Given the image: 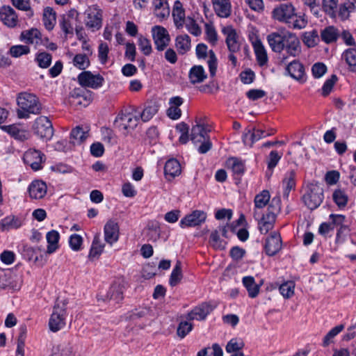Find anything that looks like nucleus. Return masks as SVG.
Listing matches in <instances>:
<instances>
[{
    "label": "nucleus",
    "instance_id": "nucleus-1",
    "mask_svg": "<svg viewBox=\"0 0 356 356\" xmlns=\"http://www.w3.org/2000/svg\"><path fill=\"white\" fill-rule=\"evenodd\" d=\"M266 39L270 49L275 53H281L285 49L290 56L296 57L301 52L298 38L290 31H274L269 33Z\"/></svg>",
    "mask_w": 356,
    "mask_h": 356
},
{
    "label": "nucleus",
    "instance_id": "nucleus-2",
    "mask_svg": "<svg viewBox=\"0 0 356 356\" xmlns=\"http://www.w3.org/2000/svg\"><path fill=\"white\" fill-rule=\"evenodd\" d=\"M272 18L276 21L287 24L293 29H305L308 21L305 14L297 13L293 4L281 3L275 7L272 11Z\"/></svg>",
    "mask_w": 356,
    "mask_h": 356
},
{
    "label": "nucleus",
    "instance_id": "nucleus-3",
    "mask_svg": "<svg viewBox=\"0 0 356 356\" xmlns=\"http://www.w3.org/2000/svg\"><path fill=\"white\" fill-rule=\"evenodd\" d=\"M17 103L18 106L17 115L19 119L29 118L31 114H39L42 110L38 98L31 93H20L17 96Z\"/></svg>",
    "mask_w": 356,
    "mask_h": 356
},
{
    "label": "nucleus",
    "instance_id": "nucleus-4",
    "mask_svg": "<svg viewBox=\"0 0 356 356\" xmlns=\"http://www.w3.org/2000/svg\"><path fill=\"white\" fill-rule=\"evenodd\" d=\"M67 304V300L66 299L58 298L56 300L49 320V327L51 331L56 332L65 326Z\"/></svg>",
    "mask_w": 356,
    "mask_h": 356
},
{
    "label": "nucleus",
    "instance_id": "nucleus-5",
    "mask_svg": "<svg viewBox=\"0 0 356 356\" xmlns=\"http://www.w3.org/2000/svg\"><path fill=\"white\" fill-rule=\"evenodd\" d=\"M323 189L318 184H311L302 199L305 205L311 210L316 209L323 200Z\"/></svg>",
    "mask_w": 356,
    "mask_h": 356
},
{
    "label": "nucleus",
    "instance_id": "nucleus-6",
    "mask_svg": "<svg viewBox=\"0 0 356 356\" xmlns=\"http://www.w3.org/2000/svg\"><path fill=\"white\" fill-rule=\"evenodd\" d=\"M33 130L40 138L50 140L54 135L52 124L48 118L40 116L34 122Z\"/></svg>",
    "mask_w": 356,
    "mask_h": 356
},
{
    "label": "nucleus",
    "instance_id": "nucleus-7",
    "mask_svg": "<svg viewBox=\"0 0 356 356\" xmlns=\"http://www.w3.org/2000/svg\"><path fill=\"white\" fill-rule=\"evenodd\" d=\"M86 26L92 31L99 30L102 26V11L97 6L88 7L85 11Z\"/></svg>",
    "mask_w": 356,
    "mask_h": 356
},
{
    "label": "nucleus",
    "instance_id": "nucleus-8",
    "mask_svg": "<svg viewBox=\"0 0 356 356\" xmlns=\"http://www.w3.org/2000/svg\"><path fill=\"white\" fill-rule=\"evenodd\" d=\"M77 79L79 84L84 88L88 87L92 89L100 88L104 81L100 74H93L90 71L82 72L79 74Z\"/></svg>",
    "mask_w": 356,
    "mask_h": 356
},
{
    "label": "nucleus",
    "instance_id": "nucleus-9",
    "mask_svg": "<svg viewBox=\"0 0 356 356\" xmlns=\"http://www.w3.org/2000/svg\"><path fill=\"white\" fill-rule=\"evenodd\" d=\"M152 33L156 49L159 51H163L170 41L168 31L163 26H154L152 29Z\"/></svg>",
    "mask_w": 356,
    "mask_h": 356
},
{
    "label": "nucleus",
    "instance_id": "nucleus-10",
    "mask_svg": "<svg viewBox=\"0 0 356 356\" xmlns=\"http://www.w3.org/2000/svg\"><path fill=\"white\" fill-rule=\"evenodd\" d=\"M24 161L31 166L33 170H40L42 163L44 161V154L35 149H28L24 154Z\"/></svg>",
    "mask_w": 356,
    "mask_h": 356
},
{
    "label": "nucleus",
    "instance_id": "nucleus-11",
    "mask_svg": "<svg viewBox=\"0 0 356 356\" xmlns=\"http://www.w3.org/2000/svg\"><path fill=\"white\" fill-rule=\"evenodd\" d=\"M222 32L226 36L225 42L229 51L232 53L238 52L241 44L236 31L232 26H227L222 29Z\"/></svg>",
    "mask_w": 356,
    "mask_h": 356
},
{
    "label": "nucleus",
    "instance_id": "nucleus-12",
    "mask_svg": "<svg viewBox=\"0 0 356 356\" xmlns=\"http://www.w3.org/2000/svg\"><path fill=\"white\" fill-rule=\"evenodd\" d=\"M207 218V213L200 210H195L191 213L184 217L179 222L181 228L195 227L204 222Z\"/></svg>",
    "mask_w": 356,
    "mask_h": 356
},
{
    "label": "nucleus",
    "instance_id": "nucleus-13",
    "mask_svg": "<svg viewBox=\"0 0 356 356\" xmlns=\"http://www.w3.org/2000/svg\"><path fill=\"white\" fill-rule=\"evenodd\" d=\"M286 72L291 78L300 83L306 81L304 65L297 60L291 61L286 65Z\"/></svg>",
    "mask_w": 356,
    "mask_h": 356
},
{
    "label": "nucleus",
    "instance_id": "nucleus-14",
    "mask_svg": "<svg viewBox=\"0 0 356 356\" xmlns=\"http://www.w3.org/2000/svg\"><path fill=\"white\" fill-rule=\"evenodd\" d=\"M265 252L268 256L275 255L282 248V239L280 234L272 232L266 240Z\"/></svg>",
    "mask_w": 356,
    "mask_h": 356
},
{
    "label": "nucleus",
    "instance_id": "nucleus-15",
    "mask_svg": "<svg viewBox=\"0 0 356 356\" xmlns=\"http://www.w3.org/2000/svg\"><path fill=\"white\" fill-rule=\"evenodd\" d=\"M0 19L8 27L13 28L18 22V17L15 10L9 6L0 8Z\"/></svg>",
    "mask_w": 356,
    "mask_h": 356
},
{
    "label": "nucleus",
    "instance_id": "nucleus-16",
    "mask_svg": "<svg viewBox=\"0 0 356 356\" xmlns=\"http://www.w3.org/2000/svg\"><path fill=\"white\" fill-rule=\"evenodd\" d=\"M140 120L138 114L124 113L118 115L115 120L116 122L120 121L119 127L120 129L127 130H133L136 127Z\"/></svg>",
    "mask_w": 356,
    "mask_h": 356
},
{
    "label": "nucleus",
    "instance_id": "nucleus-17",
    "mask_svg": "<svg viewBox=\"0 0 356 356\" xmlns=\"http://www.w3.org/2000/svg\"><path fill=\"white\" fill-rule=\"evenodd\" d=\"M104 240L110 245L117 242L119 238V225L113 220H109L104 228Z\"/></svg>",
    "mask_w": 356,
    "mask_h": 356
},
{
    "label": "nucleus",
    "instance_id": "nucleus-18",
    "mask_svg": "<svg viewBox=\"0 0 356 356\" xmlns=\"http://www.w3.org/2000/svg\"><path fill=\"white\" fill-rule=\"evenodd\" d=\"M213 310L212 307L207 302H203L195 307L186 316L188 321L197 320L202 321L206 318L207 315Z\"/></svg>",
    "mask_w": 356,
    "mask_h": 356
},
{
    "label": "nucleus",
    "instance_id": "nucleus-19",
    "mask_svg": "<svg viewBox=\"0 0 356 356\" xmlns=\"http://www.w3.org/2000/svg\"><path fill=\"white\" fill-rule=\"evenodd\" d=\"M269 135V134H265V132L261 129L248 127L244 131L243 142L245 145L252 147L255 142Z\"/></svg>",
    "mask_w": 356,
    "mask_h": 356
},
{
    "label": "nucleus",
    "instance_id": "nucleus-20",
    "mask_svg": "<svg viewBox=\"0 0 356 356\" xmlns=\"http://www.w3.org/2000/svg\"><path fill=\"white\" fill-rule=\"evenodd\" d=\"M216 14L222 18L231 15L232 6L229 0H211Z\"/></svg>",
    "mask_w": 356,
    "mask_h": 356
},
{
    "label": "nucleus",
    "instance_id": "nucleus-21",
    "mask_svg": "<svg viewBox=\"0 0 356 356\" xmlns=\"http://www.w3.org/2000/svg\"><path fill=\"white\" fill-rule=\"evenodd\" d=\"M46 184L40 180H35L29 186V195L33 199H42L47 193Z\"/></svg>",
    "mask_w": 356,
    "mask_h": 356
},
{
    "label": "nucleus",
    "instance_id": "nucleus-22",
    "mask_svg": "<svg viewBox=\"0 0 356 356\" xmlns=\"http://www.w3.org/2000/svg\"><path fill=\"white\" fill-rule=\"evenodd\" d=\"M123 285L120 283L115 282L110 287L106 296V300L104 299L103 300L118 303L123 299Z\"/></svg>",
    "mask_w": 356,
    "mask_h": 356
},
{
    "label": "nucleus",
    "instance_id": "nucleus-23",
    "mask_svg": "<svg viewBox=\"0 0 356 356\" xmlns=\"http://www.w3.org/2000/svg\"><path fill=\"white\" fill-rule=\"evenodd\" d=\"M355 9L356 0H345L339 5L337 16L338 15L341 21H346L350 18V13Z\"/></svg>",
    "mask_w": 356,
    "mask_h": 356
},
{
    "label": "nucleus",
    "instance_id": "nucleus-24",
    "mask_svg": "<svg viewBox=\"0 0 356 356\" xmlns=\"http://www.w3.org/2000/svg\"><path fill=\"white\" fill-rule=\"evenodd\" d=\"M1 129L15 139L21 141H24L29 138V133L26 130L20 129L18 125L15 124L1 126Z\"/></svg>",
    "mask_w": 356,
    "mask_h": 356
},
{
    "label": "nucleus",
    "instance_id": "nucleus-25",
    "mask_svg": "<svg viewBox=\"0 0 356 356\" xmlns=\"http://www.w3.org/2000/svg\"><path fill=\"white\" fill-rule=\"evenodd\" d=\"M190 82L192 84L203 82L207 77L204 67L202 65H194L188 73Z\"/></svg>",
    "mask_w": 356,
    "mask_h": 356
},
{
    "label": "nucleus",
    "instance_id": "nucleus-26",
    "mask_svg": "<svg viewBox=\"0 0 356 356\" xmlns=\"http://www.w3.org/2000/svg\"><path fill=\"white\" fill-rule=\"evenodd\" d=\"M339 35V31L334 26H328L321 32V40L326 44L337 42Z\"/></svg>",
    "mask_w": 356,
    "mask_h": 356
},
{
    "label": "nucleus",
    "instance_id": "nucleus-27",
    "mask_svg": "<svg viewBox=\"0 0 356 356\" xmlns=\"http://www.w3.org/2000/svg\"><path fill=\"white\" fill-rule=\"evenodd\" d=\"M164 173L168 179H172L181 173V165L175 159H169L164 166Z\"/></svg>",
    "mask_w": 356,
    "mask_h": 356
},
{
    "label": "nucleus",
    "instance_id": "nucleus-28",
    "mask_svg": "<svg viewBox=\"0 0 356 356\" xmlns=\"http://www.w3.org/2000/svg\"><path fill=\"white\" fill-rule=\"evenodd\" d=\"M89 129L88 127L86 129L81 126H77L73 129L70 134V143L74 145H79L88 137Z\"/></svg>",
    "mask_w": 356,
    "mask_h": 356
},
{
    "label": "nucleus",
    "instance_id": "nucleus-29",
    "mask_svg": "<svg viewBox=\"0 0 356 356\" xmlns=\"http://www.w3.org/2000/svg\"><path fill=\"white\" fill-rule=\"evenodd\" d=\"M172 17L176 26L177 28L182 27L186 19L182 4L179 1L175 2L172 9Z\"/></svg>",
    "mask_w": 356,
    "mask_h": 356
},
{
    "label": "nucleus",
    "instance_id": "nucleus-30",
    "mask_svg": "<svg viewBox=\"0 0 356 356\" xmlns=\"http://www.w3.org/2000/svg\"><path fill=\"white\" fill-rule=\"evenodd\" d=\"M341 58L348 65L350 72L356 73V48H348L341 55Z\"/></svg>",
    "mask_w": 356,
    "mask_h": 356
},
{
    "label": "nucleus",
    "instance_id": "nucleus-31",
    "mask_svg": "<svg viewBox=\"0 0 356 356\" xmlns=\"http://www.w3.org/2000/svg\"><path fill=\"white\" fill-rule=\"evenodd\" d=\"M154 14L160 19H163L169 16L170 8L166 0H153Z\"/></svg>",
    "mask_w": 356,
    "mask_h": 356
},
{
    "label": "nucleus",
    "instance_id": "nucleus-32",
    "mask_svg": "<svg viewBox=\"0 0 356 356\" xmlns=\"http://www.w3.org/2000/svg\"><path fill=\"white\" fill-rule=\"evenodd\" d=\"M175 47L179 54H185L191 49V38L187 34L177 35L175 39Z\"/></svg>",
    "mask_w": 356,
    "mask_h": 356
},
{
    "label": "nucleus",
    "instance_id": "nucleus-33",
    "mask_svg": "<svg viewBox=\"0 0 356 356\" xmlns=\"http://www.w3.org/2000/svg\"><path fill=\"white\" fill-rule=\"evenodd\" d=\"M209 136L207 131L203 124H197L194 125L191 129V140L194 144H197L204 138Z\"/></svg>",
    "mask_w": 356,
    "mask_h": 356
},
{
    "label": "nucleus",
    "instance_id": "nucleus-34",
    "mask_svg": "<svg viewBox=\"0 0 356 356\" xmlns=\"http://www.w3.org/2000/svg\"><path fill=\"white\" fill-rule=\"evenodd\" d=\"M40 32L37 29L22 31L20 40L29 44H38L41 40Z\"/></svg>",
    "mask_w": 356,
    "mask_h": 356
},
{
    "label": "nucleus",
    "instance_id": "nucleus-35",
    "mask_svg": "<svg viewBox=\"0 0 356 356\" xmlns=\"http://www.w3.org/2000/svg\"><path fill=\"white\" fill-rule=\"evenodd\" d=\"M348 195L342 188H337L332 193V200L339 209L345 208L348 202Z\"/></svg>",
    "mask_w": 356,
    "mask_h": 356
},
{
    "label": "nucleus",
    "instance_id": "nucleus-36",
    "mask_svg": "<svg viewBox=\"0 0 356 356\" xmlns=\"http://www.w3.org/2000/svg\"><path fill=\"white\" fill-rule=\"evenodd\" d=\"M46 238L48 243L47 252L48 254H52L58 248V243L60 238L59 233L56 230H51L47 232Z\"/></svg>",
    "mask_w": 356,
    "mask_h": 356
},
{
    "label": "nucleus",
    "instance_id": "nucleus-37",
    "mask_svg": "<svg viewBox=\"0 0 356 356\" xmlns=\"http://www.w3.org/2000/svg\"><path fill=\"white\" fill-rule=\"evenodd\" d=\"M243 284L248 291L250 298H255L259 291V286L257 285L254 279L252 276H246L243 278Z\"/></svg>",
    "mask_w": 356,
    "mask_h": 356
},
{
    "label": "nucleus",
    "instance_id": "nucleus-38",
    "mask_svg": "<svg viewBox=\"0 0 356 356\" xmlns=\"http://www.w3.org/2000/svg\"><path fill=\"white\" fill-rule=\"evenodd\" d=\"M254 49L259 65L261 66L266 65L268 62V56L261 41H257L254 42Z\"/></svg>",
    "mask_w": 356,
    "mask_h": 356
},
{
    "label": "nucleus",
    "instance_id": "nucleus-39",
    "mask_svg": "<svg viewBox=\"0 0 356 356\" xmlns=\"http://www.w3.org/2000/svg\"><path fill=\"white\" fill-rule=\"evenodd\" d=\"M227 165L229 168L233 173L238 176H241L244 173L245 165L243 162L235 157L229 158L227 161Z\"/></svg>",
    "mask_w": 356,
    "mask_h": 356
},
{
    "label": "nucleus",
    "instance_id": "nucleus-40",
    "mask_svg": "<svg viewBox=\"0 0 356 356\" xmlns=\"http://www.w3.org/2000/svg\"><path fill=\"white\" fill-rule=\"evenodd\" d=\"M0 226L2 230L17 229L22 226V221L15 216H7L1 221Z\"/></svg>",
    "mask_w": 356,
    "mask_h": 356
},
{
    "label": "nucleus",
    "instance_id": "nucleus-41",
    "mask_svg": "<svg viewBox=\"0 0 356 356\" xmlns=\"http://www.w3.org/2000/svg\"><path fill=\"white\" fill-rule=\"evenodd\" d=\"M158 112V106L154 103L147 105L142 113H138L140 120L144 122H148Z\"/></svg>",
    "mask_w": 356,
    "mask_h": 356
},
{
    "label": "nucleus",
    "instance_id": "nucleus-42",
    "mask_svg": "<svg viewBox=\"0 0 356 356\" xmlns=\"http://www.w3.org/2000/svg\"><path fill=\"white\" fill-rule=\"evenodd\" d=\"M43 23L47 30H51L56 24V13L51 8L47 7L44 10Z\"/></svg>",
    "mask_w": 356,
    "mask_h": 356
},
{
    "label": "nucleus",
    "instance_id": "nucleus-43",
    "mask_svg": "<svg viewBox=\"0 0 356 356\" xmlns=\"http://www.w3.org/2000/svg\"><path fill=\"white\" fill-rule=\"evenodd\" d=\"M281 211V199L280 197H274L269 203L266 216L273 217L276 219V216Z\"/></svg>",
    "mask_w": 356,
    "mask_h": 356
},
{
    "label": "nucleus",
    "instance_id": "nucleus-44",
    "mask_svg": "<svg viewBox=\"0 0 356 356\" xmlns=\"http://www.w3.org/2000/svg\"><path fill=\"white\" fill-rule=\"evenodd\" d=\"M104 248V244H103L99 238L95 236L92 243V245L90 250L88 257L90 259L98 258L102 254Z\"/></svg>",
    "mask_w": 356,
    "mask_h": 356
},
{
    "label": "nucleus",
    "instance_id": "nucleus-45",
    "mask_svg": "<svg viewBox=\"0 0 356 356\" xmlns=\"http://www.w3.org/2000/svg\"><path fill=\"white\" fill-rule=\"evenodd\" d=\"M182 277L181 262L180 261H177L169 279L170 285L171 286L177 285L181 282Z\"/></svg>",
    "mask_w": 356,
    "mask_h": 356
},
{
    "label": "nucleus",
    "instance_id": "nucleus-46",
    "mask_svg": "<svg viewBox=\"0 0 356 356\" xmlns=\"http://www.w3.org/2000/svg\"><path fill=\"white\" fill-rule=\"evenodd\" d=\"M270 195L269 191L267 190L262 191L254 197V203L255 208H264L270 202Z\"/></svg>",
    "mask_w": 356,
    "mask_h": 356
},
{
    "label": "nucleus",
    "instance_id": "nucleus-47",
    "mask_svg": "<svg viewBox=\"0 0 356 356\" xmlns=\"http://www.w3.org/2000/svg\"><path fill=\"white\" fill-rule=\"evenodd\" d=\"M52 356H74L72 346L68 343H63L54 348Z\"/></svg>",
    "mask_w": 356,
    "mask_h": 356
},
{
    "label": "nucleus",
    "instance_id": "nucleus-48",
    "mask_svg": "<svg viewBox=\"0 0 356 356\" xmlns=\"http://www.w3.org/2000/svg\"><path fill=\"white\" fill-rule=\"evenodd\" d=\"M338 0H323V9L331 17H337V8L338 6Z\"/></svg>",
    "mask_w": 356,
    "mask_h": 356
},
{
    "label": "nucleus",
    "instance_id": "nucleus-49",
    "mask_svg": "<svg viewBox=\"0 0 356 356\" xmlns=\"http://www.w3.org/2000/svg\"><path fill=\"white\" fill-rule=\"evenodd\" d=\"M302 41L308 47H314L318 44V34L316 30L305 32L303 34Z\"/></svg>",
    "mask_w": 356,
    "mask_h": 356
},
{
    "label": "nucleus",
    "instance_id": "nucleus-50",
    "mask_svg": "<svg viewBox=\"0 0 356 356\" xmlns=\"http://www.w3.org/2000/svg\"><path fill=\"white\" fill-rule=\"evenodd\" d=\"M209 243L216 250H223L225 248L226 242L220 238L219 231L216 229L211 233Z\"/></svg>",
    "mask_w": 356,
    "mask_h": 356
},
{
    "label": "nucleus",
    "instance_id": "nucleus-51",
    "mask_svg": "<svg viewBox=\"0 0 356 356\" xmlns=\"http://www.w3.org/2000/svg\"><path fill=\"white\" fill-rule=\"evenodd\" d=\"M35 61L41 68H47L51 63L52 56L49 53L43 51L36 54Z\"/></svg>",
    "mask_w": 356,
    "mask_h": 356
},
{
    "label": "nucleus",
    "instance_id": "nucleus-52",
    "mask_svg": "<svg viewBox=\"0 0 356 356\" xmlns=\"http://www.w3.org/2000/svg\"><path fill=\"white\" fill-rule=\"evenodd\" d=\"M73 64L79 70H84L90 65V60L86 54H79L74 57Z\"/></svg>",
    "mask_w": 356,
    "mask_h": 356
},
{
    "label": "nucleus",
    "instance_id": "nucleus-53",
    "mask_svg": "<svg viewBox=\"0 0 356 356\" xmlns=\"http://www.w3.org/2000/svg\"><path fill=\"white\" fill-rule=\"evenodd\" d=\"M275 221V219L273 217H268L266 215H264L262 218L259 222V230L261 234H266L269 230H270L273 224Z\"/></svg>",
    "mask_w": 356,
    "mask_h": 356
},
{
    "label": "nucleus",
    "instance_id": "nucleus-54",
    "mask_svg": "<svg viewBox=\"0 0 356 356\" xmlns=\"http://www.w3.org/2000/svg\"><path fill=\"white\" fill-rule=\"evenodd\" d=\"M344 327L345 326L343 324H340L330 330L323 338V346H327L331 343L332 339L339 334Z\"/></svg>",
    "mask_w": 356,
    "mask_h": 356
},
{
    "label": "nucleus",
    "instance_id": "nucleus-55",
    "mask_svg": "<svg viewBox=\"0 0 356 356\" xmlns=\"http://www.w3.org/2000/svg\"><path fill=\"white\" fill-rule=\"evenodd\" d=\"M30 53V48L26 45H13L9 49V54L12 57L19 58Z\"/></svg>",
    "mask_w": 356,
    "mask_h": 356
},
{
    "label": "nucleus",
    "instance_id": "nucleus-56",
    "mask_svg": "<svg viewBox=\"0 0 356 356\" xmlns=\"http://www.w3.org/2000/svg\"><path fill=\"white\" fill-rule=\"evenodd\" d=\"M244 346V343L241 339L234 338L227 343L225 350L229 353H234L239 352Z\"/></svg>",
    "mask_w": 356,
    "mask_h": 356
},
{
    "label": "nucleus",
    "instance_id": "nucleus-57",
    "mask_svg": "<svg viewBox=\"0 0 356 356\" xmlns=\"http://www.w3.org/2000/svg\"><path fill=\"white\" fill-rule=\"evenodd\" d=\"M295 283L293 281H287L280 286L279 290L283 297L291 298L294 293Z\"/></svg>",
    "mask_w": 356,
    "mask_h": 356
},
{
    "label": "nucleus",
    "instance_id": "nucleus-58",
    "mask_svg": "<svg viewBox=\"0 0 356 356\" xmlns=\"http://www.w3.org/2000/svg\"><path fill=\"white\" fill-rule=\"evenodd\" d=\"M193 325L187 321H181L177 329V334L181 339H184L192 330Z\"/></svg>",
    "mask_w": 356,
    "mask_h": 356
},
{
    "label": "nucleus",
    "instance_id": "nucleus-59",
    "mask_svg": "<svg viewBox=\"0 0 356 356\" xmlns=\"http://www.w3.org/2000/svg\"><path fill=\"white\" fill-rule=\"evenodd\" d=\"M296 173L294 170H289L286 174L282 181L284 187L286 188H294L296 186Z\"/></svg>",
    "mask_w": 356,
    "mask_h": 356
},
{
    "label": "nucleus",
    "instance_id": "nucleus-60",
    "mask_svg": "<svg viewBox=\"0 0 356 356\" xmlns=\"http://www.w3.org/2000/svg\"><path fill=\"white\" fill-rule=\"evenodd\" d=\"M86 95H88V90L86 88H84L83 86L81 88H76L70 92V99H72V102L76 99V104H82L83 102L80 99V97Z\"/></svg>",
    "mask_w": 356,
    "mask_h": 356
},
{
    "label": "nucleus",
    "instance_id": "nucleus-61",
    "mask_svg": "<svg viewBox=\"0 0 356 356\" xmlns=\"http://www.w3.org/2000/svg\"><path fill=\"white\" fill-rule=\"evenodd\" d=\"M186 27L187 30L193 35L198 36L201 34V29L196 22L191 17H187L186 22Z\"/></svg>",
    "mask_w": 356,
    "mask_h": 356
},
{
    "label": "nucleus",
    "instance_id": "nucleus-62",
    "mask_svg": "<svg viewBox=\"0 0 356 356\" xmlns=\"http://www.w3.org/2000/svg\"><path fill=\"white\" fill-rule=\"evenodd\" d=\"M138 46L145 56H149L152 51L150 40L142 35L138 38Z\"/></svg>",
    "mask_w": 356,
    "mask_h": 356
},
{
    "label": "nucleus",
    "instance_id": "nucleus-63",
    "mask_svg": "<svg viewBox=\"0 0 356 356\" xmlns=\"http://www.w3.org/2000/svg\"><path fill=\"white\" fill-rule=\"evenodd\" d=\"M337 81V76L335 74H332L330 79L325 81L322 88V95L323 96H327L330 94Z\"/></svg>",
    "mask_w": 356,
    "mask_h": 356
},
{
    "label": "nucleus",
    "instance_id": "nucleus-64",
    "mask_svg": "<svg viewBox=\"0 0 356 356\" xmlns=\"http://www.w3.org/2000/svg\"><path fill=\"white\" fill-rule=\"evenodd\" d=\"M108 52L109 48L108 44L105 42H101L98 47V57L102 64L107 62Z\"/></svg>",
    "mask_w": 356,
    "mask_h": 356
}]
</instances>
